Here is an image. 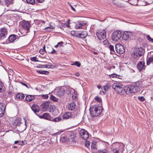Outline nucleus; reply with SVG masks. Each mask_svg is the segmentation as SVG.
<instances>
[{
    "label": "nucleus",
    "mask_w": 153,
    "mask_h": 153,
    "mask_svg": "<svg viewBox=\"0 0 153 153\" xmlns=\"http://www.w3.org/2000/svg\"><path fill=\"white\" fill-rule=\"evenodd\" d=\"M142 85L141 81H138L134 83L133 85H129L126 87L127 94H131L132 93L138 92L140 91V88Z\"/></svg>",
    "instance_id": "nucleus-1"
},
{
    "label": "nucleus",
    "mask_w": 153,
    "mask_h": 153,
    "mask_svg": "<svg viewBox=\"0 0 153 153\" xmlns=\"http://www.w3.org/2000/svg\"><path fill=\"white\" fill-rule=\"evenodd\" d=\"M102 108L101 107L96 105H94L90 108V114L93 117L98 116L102 111Z\"/></svg>",
    "instance_id": "nucleus-2"
},
{
    "label": "nucleus",
    "mask_w": 153,
    "mask_h": 153,
    "mask_svg": "<svg viewBox=\"0 0 153 153\" xmlns=\"http://www.w3.org/2000/svg\"><path fill=\"white\" fill-rule=\"evenodd\" d=\"M144 52V50L141 47H137L134 49L131 57L133 59L137 60L143 54Z\"/></svg>",
    "instance_id": "nucleus-3"
},
{
    "label": "nucleus",
    "mask_w": 153,
    "mask_h": 153,
    "mask_svg": "<svg viewBox=\"0 0 153 153\" xmlns=\"http://www.w3.org/2000/svg\"><path fill=\"white\" fill-rule=\"evenodd\" d=\"M112 87L114 91L120 95H124L127 94L126 90L124 89L121 84L119 83H114Z\"/></svg>",
    "instance_id": "nucleus-4"
},
{
    "label": "nucleus",
    "mask_w": 153,
    "mask_h": 153,
    "mask_svg": "<svg viewBox=\"0 0 153 153\" xmlns=\"http://www.w3.org/2000/svg\"><path fill=\"white\" fill-rule=\"evenodd\" d=\"M121 37V33L119 31H114L112 34L111 38L114 41H118Z\"/></svg>",
    "instance_id": "nucleus-5"
},
{
    "label": "nucleus",
    "mask_w": 153,
    "mask_h": 153,
    "mask_svg": "<svg viewBox=\"0 0 153 153\" xmlns=\"http://www.w3.org/2000/svg\"><path fill=\"white\" fill-rule=\"evenodd\" d=\"M97 36L100 40L105 39L106 37V33L105 30H100L96 33Z\"/></svg>",
    "instance_id": "nucleus-6"
},
{
    "label": "nucleus",
    "mask_w": 153,
    "mask_h": 153,
    "mask_svg": "<svg viewBox=\"0 0 153 153\" xmlns=\"http://www.w3.org/2000/svg\"><path fill=\"white\" fill-rule=\"evenodd\" d=\"M115 50L117 53L119 54H122L125 52V50L123 46L120 44L115 45Z\"/></svg>",
    "instance_id": "nucleus-7"
},
{
    "label": "nucleus",
    "mask_w": 153,
    "mask_h": 153,
    "mask_svg": "<svg viewBox=\"0 0 153 153\" xmlns=\"http://www.w3.org/2000/svg\"><path fill=\"white\" fill-rule=\"evenodd\" d=\"M81 137L84 140H86L89 137V134L87 131L83 129H81L79 132Z\"/></svg>",
    "instance_id": "nucleus-8"
},
{
    "label": "nucleus",
    "mask_w": 153,
    "mask_h": 153,
    "mask_svg": "<svg viewBox=\"0 0 153 153\" xmlns=\"http://www.w3.org/2000/svg\"><path fill=\"white\" fill-rule=\"evenodd\" d=\"M133 36V33L131 32L125 31L124 32L122 38L124 40L131 38Z\"/></svg>",
    "instance_id": "nucleus-9"
},
{
    "label": "nucleus",
    "mask_w": 153,
    "mask_h": 153,
    "mask_svg": "<svg viewBox=\"0 0 153 153\" xmlns=\"http://www.w3.org/2000/svg\"><path fill=\"white\" fill-rule=\"evenodd\" d=\"M87 32L86 31H80L76 33V36L78 37L84 38L87 36Z\"/></svg>",
    "instance_id": "nucleus-10"
},
{
    "label": "nucleus",
    "mask_w": 153,
    "mask_h": 153,
    "mask_svg": "<svg viewBox=\"0 0 153 153\" xmlns=\"http://www.w3.org/2000/svg\"><path fill=\"white\" fill-rule=\"evenodd\" d=\"M7 33V31L4 28L0 29V39H3L5 37Z\"/></svg>",
    "instance_id": "nucleus-11"
},
{
    "label": "nucleus",
    "mask_w": 153,
    "mask_h": 153,
    "mask_svg": "<svg viewBox=\"0 0 153 153\" xmlns=\"http://www.w3.org/2000/svg\"><path fill=\"white\" fill-rule=\"evenodd\" d=\"M6 105L2 102L0 103V117H2L4 114Z\"/></svg>",
    "instance_id": "nucleus-12"
},
{
    "label": "nucleus",
    "mask_w": 153,
    "mask_h": 153,
    "mask_svg": "<svg viewBox=\"0 0 153 153\" xmlns=\"http://www.w3.org/2000/svg\"><path fill=\"white\" fill-rule=\"evenodd\" d=\"M22 28L30 30V23L28 22L23 20L22 22Z\"/></svg>",
    "instance_id": "nucleus-13"
},
{
    "label": "nucleus",
    "mask_w": 153,
    "mask_h": 153,
    "mask_svg": "<svg viewBox=\"0 0 153 153\" xmlns=\"http://www.w3.org/2000/svg\"><path fill=\"white\" fill-rule=\"evenodd\" d=\"M56 94L59 97L63 95L65 92V90L62 87L56 89Z\"/></svg>",
    "instance_id": "nucleus-14"
},
{
    "label": "nucleus",
    "mask_w": 153,
    "mask_h": 153,
    "mask_svg": "<svg viewBox=\"0 0 153 153\" xmlns=\"http://www.w3.org/2000/svg\"><path fill=\"white\" fill-rule=\"evenodd\" d=\"M137 68L139 71L145 68V62L143 61H140L137 64Z\"/></svg>",
    "instance_id": "nucleus-15"
},
{
    "label": "nucleus",
    "mask_w": 153,
    "mask_h": 153,
    "mask_svg": "<svg viewBox=\"0 0 153 153\" xmlns=\"http://www.w3.org/2000/svg\"><path fill=\"white\" fill-rule=\"evenodd\" d=\"M31 108L35 114L38 113L39 111V107L36 104H33L31 107Z\"/></svg>",
    "instance_id": "nucleus-16"
},
{
    "label": "nucleus",
    "mask_w": 153,
    "mask_h": 153,
    "mask_svg": "<svg viewBox=\"0 0 153 153\" xmlns=\"http://www.w3.org/2000/svg\"><path fill=\"white\" fill-rule=\"evenodd\" d=\"M86 24V23L84 22L80 21L76 23L75 26L76 28L77 29L80 28L82 26H84Z\"/></svg>",
    "instance_id": "nucleus-17"
},
{
    "label": "nucleus",
    "mask_w": 153,
    "mask_h": 153,
    "mask_svg": "<svg viewBox=\"0 0 153 153\" xmlns=\"http://www.w3.org/2000/svg\"><path fill=\"white\" fill-rule=\"evenodd\" d=\"M48 102H45L42 103V106L44 111H48L50 105Z\"/></svg>",
    "instance_id": "nucleus-18"
},
{
    "label": "nucleus",
    "mask_w": 153,
    "mask_h": 153,
    "mask_svg": "<svg viewBox=\"0 0 153 153\" xmlns=\"http://www.w3.org/2000/svg\"><path fill=\"white\" fill-rule=\"evenodd\" d=\"M72 113L70 112H65L63 116V118L65 120H67L70 118L71 117Z\"/></svg>",
    "instance_id": "nucleus-19"
},
{
    "label": "nucleus",
    "mask_w": 153,
    "mask_h": 153,
    "mask_svg": "<svg viewBox=\"0 0 153 153\" xmlns=\"http://www.w3.org/2000/svg\"><path fill=\"white\" fill-rule=\"evenodd\" d=\"M41 118H43L49 120H51L52 119L51 116L48 113H44L41 116Z\"/></svg>",
    "instance_id": "nucleus-20"
},
{
    "label": "nucleus",
    "mask_w": 153,
    "mask_h": 153,
    "mask_svg": "<svg viewBox=\"0 0 153 153\" xmlns=\"http://www.w3.org/2000/svg\"><path fill=\"white\" fill-rule=\"evenodd\" d=\"M76 106L75 102H74L70 103L68 106V108L69 110L72 111L75 109Z\"/></svg>",
    "instance_id": "nucleus-21"
},
{
    "label": "nucleus",
    "mask_w": 153,
    "mask_h": 153,
    "mask_svg": "<svg viewBox=\"0 0 153 153\" xmlns=\"http://www.w3.org/2000/svg\"><path fill=\"white\" fill-rule=\"evenodd\" d=\"M29 31L30 30L23 28H22L20 31L21 35H22L21 36L26 35Z\"/></svg>",
    "instance_id": "nucleus-22"
},
{
    "label": "nucleus",
    "mask_w": 153,
    "mask_h": 153,
    "mask_svg": "<svg viewBox=\"0 0 153 153\" xmlns=\"http://www.w3.org/2000/svg\"><path fill=\"white\" fill-rule=\"evenodd\" d=\"M16 36L14 34L10 35L8 37V40L10 42H13L16 39Z\"/></svg>",
    "instance_id": "nucleus-23"
},
{
    "label": "nucleus",
    "mask_w": 153,
    "mask_h": 153,
    "mask_svg": "<svg viewBox=\"0 0 153 153\" xmlns=\"http://www.w3.org/2000/svg\"><path fill=\"white\" fill-rule=\"evenodd\" d=\"M34 98V95H29L26 96L25 100L27 101L30 102L33 100Z\"/></svg>",
    "instance_id": "nucleus-24"
},
{
    "label": "nucleus",
    "mask_w": 153,
    "mask_h": 153,
    "mask_svg": "<svg viewBox=\"0 0 153 153\" xmlns=\"http://www.w3.org/2000/svg\"><path fill=\"white\" fill-rule=\"evenodd\" d=\"M16 97L17 99L19 100H21L24 98L25 95L22 93H19L16 94Z\"/></svg>",
    "instance_id": "nucleus-25"
},
{
    "label": "nucleus",
    "mask_w": 153,
    "mask_h": 153,
    "mask_svg": "<svg viewBox=\"0 0 153 153\" xmlns=\"http://www.w3.org/2000/svg\"><path fill=\"white\" fill-rule=\"evenodd\" d=\"M56 108L55 105L50 104L48 111L53 112L56 109Z\"/></svg>",
    "instance_id": "nucleus-26"
},
{
    "label": "nucleus",
    "mask_w": 153,
    "mask_h": 153,
    "mask_svg": "<svg viewBox=\"0 0 153 153\" xmlns=\"http://www.w3.org/2000/svg\"><path fill=\"white\" fill-rule=\"evenodd\" d=\"M108 47L110 51V53L111 54H114L115 53L113 46L109 45L108 46Z\"/></svg>",
    "instance_id": "nucleus-27"
},
{
    "label": "nucleus",
    "mask_w": 153,
    "mask_h": 153,
    "mask_svg": "<svg viewBox=\"0 0 153 153\" xmlns=\"http://www.w3.org/2000/svg\"><path fill=\"white\" fill-rule=\"evenodd\" d=\"M146 62L147 65H149L151 62H153V56L150 57L147 59Z\"/></svg>",
    "instance_id": "nucleus-28"
},
{
    "label": "nucleus",
    "mask_w": 153,
    "mask_h": 153,
    "mask_svg": "<svg viewBox=\"0 0 153 153\" xmlns=\"http://www.w3.org/2000/svg\"><path fill=\"white\" fill-rule=\"evenodd\" d=\"M48 49L49 48L50 49L52 50V51H48V53H56V51L51 47L50 46L49 47H48Z\"/></svg>",
    "instance_id": "nucleus-29"
},
{
    "label": "nucleus",
    "mask_w": 153,
    "mask_h": 153,
    "mask_svg": "<svg viewBox=\"0 0 153 153\" xmlns=\"http://www.w3.org/2000/svg\"><path fill=\"white\" fill-rule=\"evenodd\" d=\"M109 89V87L108 86H105L104 87V90H105V91H100V94H102V93H103V94H105L106 93V91L108 90Z\"/></svg>",
    "instance_id": "nucleus-30"
},
{
    "label": "nucleus",
    "mask_w": 153,
    "mask_h": 153,
    "mask_svg": "<svg viewBox=\"0 0 153 153\" xmlns=\"http://www.w3.org/2000/svg\"><path fill=\"white\" fill-rule=\"evenodd\" d=\"M108 151L106 149H104L102 150H98L97 151V153H108Z\"/></svg>",
    "instance_id": "nucleus-31"
},
{
    "label": "nucleus",
    "mask_w": 153,
    "mask_h": 153,
    "mask_svg": "<svg viewBox=\"0 0 153 153\" xmlns=\"http://www.w3.org/2000/svg\"><path fill=\"white\" fill-rule=\"evenodd\" d=\"M67 140V137L65 136H62L60 137V141H61L62 142H66V141Z\"/></svg>",
    "instance_id": "nucleus-32"
},
{
    "label": "nucleus",
    "mask_w": 153,
    "mask_h": 153,
    "mask_svg": "<svg viewBox=\"0 0 153 153\" xmlns=\"http://www.w3.org/2000/svg\"><path fill=\"white\" fill-rule=\"evenodd\" d=\"M62 119L60 117H56L55 118L53 119L52 120H51L53 122H59Z\"/></svg>",
    "instance_id": "nucleus-33"
},
{
    "label": "nucleus",
    "mask_w": 153,
    "mask_h": 153,
    "mask_svg": "<svg viewBox=\"0 0 153 153\" xmlns=\"http://www.w3.org/2000/svg\"><path fill=\"white\" fill-rule=\"evenodd\" d=\"M46 52L45 49V46H44L43 47V49H41L39 51V52L41 54L43 55L44 53V52Z\"/></svg>",
    "instance_id": "nucleus-34"
},
{
    "label": "nucleus",
    "mask_w": 153,
    "mask_h": 153,
    "mask_svg": "<svg viewBox=\"0 0 153 153\" xmlns=\"http://www.w3.org/2000/svg\"><path fill=\"white\" fill-rule=\"evenodd\" d=\"M129 1L131 2L130 3L132 4H137V2L138 1V0H129Z\"/></svg>",
    "instance_id": "nucleus-35"
},
{
    "label": "nucleus",
    "mask_w": 153,
    "mask_h": 153,
    "mask_svg": "<svg viewBox=\"0 0 153 153\" xmlns=\"http://www.w3.org/2000/svg\"><path fill=\"white\" fill-rule=\"evenodd\" d=\"M27 3L32 4H34L35 3V0H26Z\"/></svg>",
    "instance_id": "nucleus-36"
},
{
    "label": "nucleus",
    "mask_w": 153,
    "mask_h": 153,
    "mask_svg": "<svg viewBox=\"0 0 153 153\" xmlns=\"http://www.w3.org/2000/svg\"><path fill=\"white\" fill-rule=\"evenodd\" d=\"M112 150V153H119V149L118 148H113Z\"/></svg>",
    "instance_id": "nucleus-37"
},
{
    "label": "nucleus",
    "mask_w": 153,
    "mask_h": 153,
    "mask_svg": "<svg viewBox=\"0 0 153 153\" xmlns=\"http://www.w3.org/2000/svg\"><path fill=\"white\" fill-rule=\"evenodd\" d=\"M146 38L149 42H153V39L151 38L149 35H147Z\"/></svg>",
    "instance_id": "nucleus-38"
},
{
    "label": "nucleus",
    "mask_w": 153,
    "mask_h": 153,
    "mask_svg": "<svg viewBox=\"0 0 153 153\" xmlns=\"http://www.w3.org/2000/svg\"><path fill=\"white\" fill-rule=\"evenodd\" d=\"M51 99L52 100L55 102L57 101L58 100L57 98L53 96H51Z\"/></svg>",
    "instance_id": "nucleus-39"
},
{
    "label": "nucleus",
    "mask_w": 153,
    "mask_h": 153,
    "mask_svg": "<svg viewBox=\"0 0 153 153\" xmlns=\"http://www.w3.org/2000/svg\"><path fill=\"white\" fill-rule=\"evenodd\" d=\"M71 65H76V66H77V67H79L80 66L81 64L80 62H79L77 61H76L74 63L72 64Z\"/></svg>",
    "instance_id": "nucleus-40"
},
{
    "label": "nucleus",
    "mask_w": 153,
    "mask_h": 153,
    "mask_svg": "<svg viewBox=\"0 0 153 153\" xmlns=\"http://www.w3.org/2000/svg\"><path fill=\"white\" fill-rule=\"evenodd\" d=\"M138 100L141 102H143L145 100V98L143 96L139 97H138Z\"/></svg>",
    "instance_id": "nucleus-41"
},
{
    "label": "nucleus",
    "mask_w": 153,
    "mask_h": 153,
    "mask_svg": "<svg viewBox=\"0 0 153 153\" xmlns=\"http://www.w3.org/2000/svg\"><path fill=\"white\" fill-rule=\"evenodd\" d=\"M37 58L36 57H31L30 59L31 61H35V62H37L38 61V60H36Z\"/></svg>",
    "instance_id": "nucleus-42"
},
{
    "label": "nucleus",
    "mask_w": 153,
    "mask_h": 153,
    "mask_svg": "<svg viewBox=\"0 0 153 153\" xmlns=\"http://www.w3.org/2000/svg\"><path fill=\"white\" fill-rule=\"evenodd\" d=\"M6 4H11L13 0H5Z\"/></svg>",
    "instance_id": "nucleus-43"
},
{
    "label": "nucleus",
    "mask_w": 153,
    "mask_h": 153,
    "mask_svg": "<svg viewBox=\"0 0 153 153\" xmlns=\"http://www.w3.org/2000/svg\"><path fill=\"white\" fill-rule=\"evenodd\" d=\"M95 100L97 101L100 102L102 101L101 98H100L98 96H96L95 97Z\"/></svg>",
    "instance_id": "nucleus-44"
},
{
    "label": "nucleus",
    "mask_w": 153,
    "mask_h": 153,
    "mask_svg": "<svg viewBox=\"0 0 153 153\" xmlns=\"http://www.w3.org/2000/svg\"><path fill=\"white\" fill-rule=\"evenodd\" d=\"M4 87V85L2 82L0 81V92L2 90V88Z\"/></svg>",
    "instance_id": "nucleus-45"
},
{
    "label": "nucleus",
    "mask_w": 153,
    "mask_h": 153,
    "mask_svg": "<svg viewBox=\"0 0 153 153\" xmlns=\"http://www.w3.org/2000/svg\"><path fill=\"white\" fill-rule=\"evenodd\" d=\"M55 28V27L53 26H51V25H50V26L49 27H47L46 28V29L47 30L49 31V30H48V29H53Z\"/></svg>",
    "instance_id": "nucleus-46"
},
{
    "label": "nucleus",
    "mask_w": 153,
    "mask_h": 153,
    "mask_svg": "<svg viewBox=\"0 0 153 153\" xmlns=\"http://www.w3.org/2000/svg\"><path fill=\"white\" fill-rule=\"evenodd\" d=\"M41 96L44 99H47L48 97V96L47 94L42 95H41Z\"/></svg>",
    "instance_id": "nucleus-47"
},
{
    "label": "nucleus",
    "mask_w": 153,
    "mask_h": 153,
    "mask_svg": "<svg viewBox=\"0 0 153 153\" xmlns=\"http://www.w3.org/2000/svg\"><path fill=\"white\" fill-rule=\"evenodd\" d=\"M20 83H21L22 85H24V86H26L27 88H30V85H29V86H28L26 84L22 82H20Z\"/></svg>",
    "instance_id": "nucleus-48"
},
{
    "label": "nucleus",
    "mask_w": 153,
    "mask_h": 153,
    "mask_svg": "<svg viewBox=\"0 0 153 153\" xmlns=\"http://www.w3.org/2000/svg\"><path fill=\"white\" fill-rule=\"evenodd\" d=\"M103 42L104 44L105 45H106L109 42L108 40L105 39L103 41Z\"/></svg>",
    "instance_id": "nucleus-49"
},
{
    "label": "nucleus",
    "mask_w": 153,
    "mask_h": 153,
    "mask_svg": "<svg viewBox=\"0 0 153 153\" xmlns=\"http://www.w3.org/2000/svg\"><path fill=\"white\" fill-rule=\"evenodd\" d=\"M90 143L89 141H86L85 143V146L88 147L90 146Z\"/></svg>",
    "instance_id": "nucleus-50"
},
{
    "label": "nucleus",
    "mask_w": 153,
    "mask_h": 153,
    "mask_svg": "<svg viewBox=\"0 0 153 153\" xmlns=\"http://www.w3.org/2000/svg\"><path fill=\"white\" fill-rule=\"evenodd\" d=\"M63 44V42H60L58 43V45L59 47H61L62 46V45Z\"/></svg>",
    "instance_id": "nucleus-51"
},
{
    "label": "nucleus",
    "mask_w": 153,
    "mask_h": 153,
    "mask_svg": "<svg viewBox=\"0 0 153 153\" xmlns=\"http://www.w3.org/2000/svg\"><path fill=\"white\" fill-rule=\"evenodd\" d=\"M49 72L48 71H43V72H42V73H43L42 74H48L49 73Z\"/></svg>",
    "instance_id": "nucleus-52"
},
{
    "label": "nucleus",
    "mask_w": 153,
    "mask_h": 153,
    "mask_svg": "<svg viewBox=\"0 0 153 153\" xmlns=\"http://www.w3.org/2000/svg\"><path fill=\"white\" fill-rule=\"evenodd\" d=\"M71 34L73 36H75L76 35V36L75 32L74 31H72L71 32Z\"/></svg>",
    "instance_id": "nucleus-53"
},
{
    "label": "nucleus",
    "mask_w": 153,
    "mask_h": 153,
    "mask_svg": "<svg viewBox=\"0 0 153 153\" xmlns=\"http://www.w3.org/2000/svg\"><path fill=\"white\" fill-rule=\"evenodd\" d=\"M43 71L42 70H37L36 71L37 73L40 74H43V73H42V72H43Z\"/></svg>",
    "instance_id": "nucleus-54"
},
{
    "label": "nucleus",
    "mask_w": 153,
    "mask_h": 153,
    "mask_svg": "<svg viewBox=\"0 0 153 153\" xmlns=\"http://www.w3.org/2000/svg\"><path fill=\"white\" fill-rule=\"evenodd\" d=\"M91 148L93 149H96L95 145L94 144L91 145Z\"/></svg>",
    "instance_id": "nucleus-55"
},
{
    "label": "nucleus",
    "mask_w": 153,
    "mask_h": 153,
    "mask_svg": "<svg viewBox=\"0 0 153 153\" xmlns=\"http://www.w3.org/2000/svg\"><path fill=\"white\" fill-rule=\"evenodd\" d=\"M69 5H70L71 9L74 11H76V10L74 9V8L70 4H69Z\"/></svg>",
    "instance_id": "nucleus-56"
},
{
    "label": "nucleus",
    "mask_w": 153,
    "mask_h": 153,
    "mask_svg": "<svg viewBox=\"0 0 153 153\" xmlns=\"http://www.w3.org/2000/svg\"><path fill=\"white\" fill-rule=\"evenodd\" d=\"M45 0H36L39 3H42Z\"/></svg>",
    "instance_id": "nucleus-57"
},
{
    "label": "nucleus",
    "mask_w": 153,
    "mask_h": 153,
    "mask_svg": "<svg viewBox=\"0 0 153 153\" xmlns=\"http://www.w3.org/2000/svg\"><path fill=\"white\" fill-rule=\"evenodd\" d=\"M19 144L21 145H23L24 144V143L23 141H20L19 142Z\"/></svg>",
    "instance_id": "nucleus-58"
},
{
    "label": "nucleus",
    "mask_w": 153,
    "mask_h": 153,
    "mask_svg": "<svg viewBox=\"0 0 153 153\" xmlns=\"http://www.w3.org/2000/svg\"><path fill=\"white\" fill-rule=\"evenodd\" d=\"M98 52L97 51H94L93 53L95 55H97L98 54Z\"/></svg>",
    "instance_id": "nucleus-59"
},
{
    "label": "nucleus",
    "mask_w": 153,
    "mask_h": 153,
    "mask_svg": "<svg viewBox=\"0 0 153 153\" xmlns=\"http://www.w3.org/2000/svg\"><path fill=\"white\" fill-rule=\"evenodd\" d=\"M75 75L77 76H79V74L78 72L76 73L75 74Z\"/></svg>",
    "instance_id": "nucleus-60"
},
{
    "label": "nucleus",
    "mask_w": 153,
    "mask_h": 153,
    "mask_svg": "<svg viewBox=\"0 0 153 153\" xmlns=\"http://www.w3.org/2000/svg\"><path fill=\"white\" fill-rule=\"evenodd\" d=\"M115 75H116L115 74L111 75L110 76H111V77H114L115 76Z\"/></svg>",
    "instance_id": "nucleus-61"
},
{
    "label": "nucleus",
    "mask_w": 153,
    "mask_h": 153,
    "mask_svg": "<svg viewBox=\"0 0 153 153\" xmlns=\"http://www.w3.org/2000/svg\"><path fill=\"white\" fill-rule=\"evenodd\" d=\"M60 134V132H57L55 134L56 135H57V134Z\"/></svg>",
    "instance_id": "nucleus-62"
},
{
    "label": "nucleus",
    "mask_w": 153,
    "mask_h": 153,
    "mask_svg": "<svg viewBox=\"0 0 153 153\" xmlns=\"http://www.w3.org/2000/svg\"><path fill=\"white\" fill-rule=\"evenodd\" d=\"M18 142H19V141H15V142H14V143H15V144H16V143H18Z\"/></svg>",
    "instance_id": "nucleus-63"
},
{
    "label": "nucleus",
    "mask_w": 153,
    "mask_h": 153,
    "mask_svg": "<svg viewBox=\"0 0 153 153\" xmlns=\"http://www.w3.org/2000/svg\"><path fill=\"white\" fill-rule=\"evenodd\" d=\"M97 88L99 89H100V88H101V86H97Z\"/></svg>",
    "instance_id": "nucleus-64"
}]
</instances>
